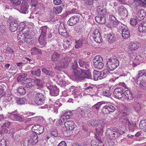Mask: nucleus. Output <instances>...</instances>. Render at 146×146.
I'll return each mask as SVG.
<instances>
[{
  "instance_id": "nucleus-1",
  "label": "nucleus",
  "mask_w": 146,
  "mask_h": 146,
  "mask_svg": "<svg viewBox=\"0 0 146 146\" xmlns=\"http://www.w3.org/2000/svg\"><path fill=\"white\" fill-rule=\"evenodd\" d=\"M18 29L20 33L18 35L17 38L23 42H26L27 44H31L33 39L32 38L28 29L24 23L22 22L18 26Z\"/></svg>"
},
{
  "instance_id": "nucleus-2",
  "label": "nucleus",
  "mask_w": 146,
  "mask_h": 146,
  "mask_svg": "<svg viewBox=\"0 0 146 146\" xmlns=\"http://www.w3.org/2000/svg\"><path fill=\"white\" fill-rule=\"evenodd\" d=\"M78 67L77 61H74L72 63L71 66L72 68L74 70L72 72V75L76 79L83 80L85 78H92L91 73L89 70H85L84 69L80 68L76 70Z\"/></svg>"
},
{
  "instance_id": "nucleus-3",
  "label": "nucleus",
  "mask_w": 146,
  "mask_h": 146,
  "mask_svg": "<svg viewBox=\"0 0 146 146\" xmlns=\"http://www.w3.org/2000/svg\"><path fill=\"white\" fill-rule=\"evenodd\" d=\"M106 122L105 120L102 119L100 120L96 127V132L95 134L96 137H101L102 135L104 128L105 127Z\"/></svg>"
},
{
  "instance_id": "nucleus-4",
  "label": "nucleus",
  "mask_w": 146,
  "mask_h": 146,
  "mask_svg": "<svg viewBox=\"0 0 146 146\" xmlns=\"http://www.w3.org/2000/svg\"><path fill=\"white\" fill-rule=\"evenodd\" d=\"M48 27L47 26H43L40 28L41 34L38 40L39 43L42 45H44L46 44L45 40L46 38V33L47 32Z\"/></svg>"
},
{
  "instance_id": "nucleus-5",
  "label": "nucleus",
  "mask_w": 146,
  "mask_h": 146,
  "mask_svg": "<svg viewBox=\"0 0 146 146\" xmlns=\"http://www.w3.org/2000/svg\"><path fill=\"white\" fill-rule=\"evenodd\" d=\"M38 138L37 135L33 133L31 134L30 139L28 138L25 139L24 144L25 146H28L30 145H35L38 142Z\"/></svg>"
},
{
  "instance_id": "nucleus-6",
  "label": "nucleus",
  "mask_w": 146,
  "mask_h": 146,
  "mask_svg": "<svg viewBox=\"0 0 146 146\" xmlns=\"http://www.w3.org/2000/svg\"><path fill=\"white\" fill-rule=\"evenodd\" d=\"M103 62L102 57L99 56H95L93 60L94 67L99 69L102 68L104 66Z\"/></svg>"
},
{
  "instance_id": "nucleus-7",
  "label": "nucleus",
  "mask_w": 146,
  "mask_h": 146,
  "mask_svg": "<svg viewBox=\"0 0 146 146\" xmlns=\"http://www.w3.org/2000/svg\"><path fill=\"white\" fill-rule=\"evenodd\" d=\"M107 67L111 70H113L119 65L118 60L116 58L109 59L107 62Z\"/></svg>"
},
{
  "instance_id": "nucleus-8",
  "label": "nucleus",
  "mask_w": 146,
  "mask_h": 146,
  "mask_svg": "<svg viewBox=\"0 0 146 146\" xmlns=\"http://www.w3.org/2000/svg\"><path fill=\"white\" fill-rule=\"evenodd\" d=\"M45 100V96L42 94L38 93L36 94L35 98V101L37 104L38 105L44 104Z\"/></svg>"
},
{
  "instance_id": "nucleus-9",
  "label": "nucleus",
  "mask_w": 146,
  "mask_h": 146,
  "mask_svg": "<svg viewBox=\"0 0 146 146\" xmlns=\"http://www.w3.org/2000/svg\"><path fill=\"white\" fill-rule=\"evenodd\" d=\"M96 88L93 85L87 86L84 88L85 93L91 96L92 97L96 98L98 97V96L95 94Z\"/></svg>"
},
{
  "instance_id": "nucleus-10",
  "label": "nucleus",
  "mask_w": 146,
  "mask_h": 146,
  "mask_svg": "<svg viewBox=\"0 0 146 146\" xmlns=\"http://www.w3.org/2000/svg\"><path fill=\"white\" fill-rule=\"evenodd\" d=\"M124 115H122L119 121L122 122L124 125H127L129 129L131 131H133L135 128V126L134 124H132L127 118Z\"/></svg>"
},
{
  "instance_id": "nucleus-11",
  "label": "nucleus",
  "mask_w": 146,
  "mask_h": 146,
  "mask_svg": "<svg viewBox=\"0 0 146 146\" xmlns=\"http://www.w3.org/2000/svg\"><path fill=\"white\" fill-rule=\"evenodd\" d=\"M125 90L123 88H116L113 92L114 96L117 98H121L124 95Z\"/></svg>"
},
{
  "instance_id": "nucleus-12",
  "label": "nucleus",
  "mask_w": 146,
  "mask_h": 146,
  "mask_svg": "<svg viewBox=\"0 0 146 146\" xmlns=\"http://www.w3.org/2000/svg\"><path fill=\"white\" fill-rule=\"evenodd\" d=\"M92 36L94 40L97 42L100 43L102 42V39L101 34L98 29H96L94 31Z\"/></svg>"
},
{
  "instance_id": "nucleus-13",
  "label": "nucleus",
  "mask_w": 146,
  "mask_h": 146,
  "mask_svg": "<svg viewBox=\"0 0 146 146\" xmlns=\"http://www.w3.org/2000/svg\"><path fill=\"white\" fill-rule=\"evenodd\" d=\"M75 126L74 122L72 120H66L64 122V126L67 131H72Z\"/></svg>"
},
{
  "instance_id": "nucleus-14",
  "label": "nucleus",
  "mask_w": 146,
  "mask_h": 146,
  "mask_svg": "<svg viewBox=\"0 0 146 146\" xmlns=\"http://www.w3.org/2000/svg\"><path fill=\"white\" fill-rule=\"evenodd\" d=\"M80 17V15H79L72 16L68 21V24L70 26L76 24L79 21Z\"/></svg>"
},
{
  "instance_id": "nucleus-15",
  "label": "nucleus",
  "mask_w": 146,
  "mask_h": 146,
  "mask_svg": "<svg viewBox=\"0 0 146 146\" xmlns=\"http://www.w3.org/2000/svg\"><path fill=\"white\" fill-rule=\"evenodd\" d=\"M70 58H66L64 59H61L58 63L59 66L63 68H66L68 66L69 63L70 62Z\"/></svg>"
},
{
  "instance_id": "nucleus-16",
  "label": "nucleus",
  "mask_w": 146,
  "mask_h": 146,
  "mask_svg": "<svg viewBox=\"0 0 146 146\" xmlns=\"http://www.w3.org/2000/svg\"><path fill=\"white\" fill-rule=\"evenodd\" d=\"M11 126V123L9 121H6L2 125L1 134L7 133L8 132L7 128H9Z\"/></svg>"
},
{
  "instance_id": "nucleus-17",
  "label": "nucleus",
  "mask_w": 146,
  "mask_h": 146,
  "mask_svg": "<svg viewBox=\"0 0 146 146\" xmlns=\"http://www.w3.org/2000/svg\"><path fill=\"white\" fill-rule=\"evenodd\" d=\"M58 31L60 34L63 36L66 37L67 36L65 28V25L63 23H61L59 25Z\"/></svg>"
},
{
  "instance_id": "nucleus-18",
  "label": "nucleus",
  "mask_w": 146,
  "mask_h": 146,
  "mask_svg": "<svg viewBox=\"0 0 146 146\" xmlns=\"http://www.w3.org/2000/svg\"><path fill=\"white\" fill-rule=\"evenodd\" d=\"M146 11L144 9L138 11L136 15V19L139 21H141L143 19L146 15Z\"/></svg>"
},
{
  "instance_id": "nucleus-19",
  "label": "nucleus",
  "mask_w": 146,
  "mask_h": 146,
  "mask_svg": "<svg viewBox=\"0 0 146 146\" xmlns=\"http://www.w3.org/2000/svg\"><path fill=\"white\" fill-rule=\"evenodd\" d=\"M32 129L35 130V131H34V133H36V135L42 134L43 133L44 130V128L43 126L39 125H34Z\"/></svg>"
},
{
  "instance_id": "nucleus-20",
  "label": "nucleus",
  "mask_w": 146,
  "mask_h": 146,
  "mask_svg": "<svg viewBox=\"0 0 146 146\" xmlns=\"http://www.w3.org/2000/svg\"><path fill=\"white\" fill-rule=\"evenodd\" d=\"M18 27V22L16 20H13L10 23L9 29L11 32H15Z\"/></svg>"
},
{
  "instance_id": "nucleus-21",
  "label": "nucleus",
  "mask_w": 146,
  "mask_h": 146,
  "mask_svg": "<svg viewBox=\"0 0 146 146\" xmlns=\"http://www.w3.org/2000/svg\"><path fill=\"white\" fill-rule=\"evenodd\" d=\"M0 98L3 99V103L5 106L8 105H11V101L12 99V98L11 96H2Z\"/></svg>"
},
{
  "instance_id": "nucleus-22",
  "label": "nucleus",
  "mask_w": 146,
  "mask_h": 146,
  "mask_svg": "<svg viewBox=\"0 0 146 146\" xmlns=\"http://www.w3.org/2000/svg\"><path fill=\"white\" fill-rule=\"evenodd\" d=\"M78 63L80 67H82L83 69H84L85 70H88V68L89 67V63L87 61H84L81 60H79ZM90 71V70H89Z\"/></svg>"
},
{
  "instance_id": "nucleus-23",
  "label": "nucleus",
  "mask_w": 146,
  "mask_h": 146,
  "mask_svg": "<svg viewBox=\"0 0 146 146\" xmlns=\"http://www.w3.org/2000/svg\"><path fill=\"white\" fill-rule=\"evenodd\" d=\"M141 46V44L139 42H132L129 45V50L133 52L138 49Z\"/></svg>"
},
{
  "instance_id": "nucleus-24",
  "label": "nucleus",
  "mask_w": 146,
  "mask_h": 146,
  "mask_svg": "<svg viewBox=\"0 0 146 146\" xmlns=\"http://www.w3.org/2000/svg\"><path fill=\"white\" fill-rule=\"evenodd\" d=\"M125 95L124 99L127 102H129L130 100H132L133 98V96L131 92L129 90H126L125 91Z\"/></svg>"
},
{
  "instance_id": "nucleus-25",
  "label": "nucleus",
  "mask_w": 146,
  "mask_h": 146,
  "mask_svg": "<svg viewBox=\"0 0 146 146\" xmlns=\"http://www.w3.org/2000/svg\"><path fill=\"white\" fill-rule=\"evenodd\" d=\"M96 11L98 14L102 16H106L107 13L106 9L100 6L97 7Z\"/></svg>"
},
{
  "instance_id": "nucleus-26",
  "label": "nucleus",
  "mask_w": 146,
  "mask_h": 146,
  "mask_svg": "<svg viewBox=\"0 0 146 146\" xmlns=\"http://www.w3.org/2000/svg\"><path fill=\"white\" fill-rule=\"evenodd\" d=\"M96 21L98 23L101 24H104L106 23V19L105 16H97L95 18Z\"/></svg>"
},
{
  "instance_id": "nucleus-27",
  "label": "nucleus",
  "mask_w": 146,
  "mask_h": 146,
  "mask_svg": "<svg viewBox=\"0 0 146 146\" xmlns=\"http://www.w3.org/2000/svg\"><path fill=\"white\" fill-rule=\"evenodd\" d=\"M118 11L119 13L121 16L126 17L128 15V12L126 8L123 6L119 7Z\"/></svg>"
},
{
  "instance_id": "nucleus-28",
  "label": "nucleus",
  "mask_w": 146,
  "mask_h": 146,
  "mask_svg": "<svg viewBox=\"0 0 146 146\" xmlns=\"http://www.w3.org/2000/svg\"><path fill=\"white\" fill-rule=\"evenodd\" d=\"M9 117L11 119L13 120L21 121L23 120L22 117L18 114L11 113L9 115Z\"/></svg>"
},
{
  "instance_id": "nucleus-29",
  "label": "nucleus",
  "mask_w": 146,
  "mask_h": 146,
  "mask_svg": "<svg viewBox=\"0 0 146 146\" xmlns=\"http://www.w3.org/2000/svg\"><path fill=\"white\" fill-rule=\"evenodd\" d=\"M125 27L121 29V32L122 36L124 39H126L128 38L130 36V32L127 28Z\"/></svg>"
},
{
  "instance_id": "nucleus-30",
  "label": "nucleus",
  "mask_w": 146,
  "mask_h": 146,
  "mask_svg": "<svg viewBox=\"0 0 146 146\" xmlns=\"http://www.w3.org/2000/svg\"><path fill=\"white\" fill-rule=\"evenodd\" d=\"M113 131L112 139L117 138L121 134L120 131L116 127L113 128Z\"/></svg>"
},
{
  "instance_id": "nucleus-31",
  "label": "nucleus",
  "mask_w": 146,
  "mask_h": 146,
  "mask_svg": "<svg viewBox=\"0 0 146 146\" xmlns=\"http://www.w3.org/2000/svg\"><path fill=\"white\" fill-rule=\"evenodd\" d=\"M96 140L95 142L94 141L91 142L92 145L93 144V146H104L101 140V137H96Z\"/></svg>"
},
{
  "instance_id": "nucleus-32",
  "label": "nucleus",
  "mask_w": 146,
  "mask_h": 146,
  "mask_svg": "<svg viewBox=\"0 0 146 146\" xmlns=\"http://www.w3.org/2000/svg\"><path fill=\"white\" fill-rule=\"evenodd\" d=\"M138 30L140 33L146 32V21L143 22L139 25Z\"/></svg>"
},
{
  "instance_id": "nucleus-33",
  "label": "nucleus",
  "mask_w": 146,
  "mask_h": 146,
  "mask_svg": "<svg viewBox=\"0 0 146 146\" xmlns=\"http://www.w3.org/2000/svg\"><path fill=\"white\" fill-rule=\"evenodd\" d=\"M59 89L55 86H54L53 88L50 91V95L53 96H57L59 94Z\"/></svg>"
},
{
  "instance_id": "nucleus-34",
  "label": "nucleus",
  "mask_w": 146,
  "mask_h": 146,
  "mask_svg": "<svg viewBox=\"0 0 146 146\" xmlns=\"http://www.w3.org/2000/svg\"><path fill=\"white\" fill-rule=\"evenodd\" d=\"M72 41L70 40H65L63 44V47L66 49L70 50L72 48Z\"/></svg>"
},
{
  "instance_id": "nucleus-35",
  "label": "nucleus",
  "mask_w": 146,
  "mask_h": 146,
  "mask_svg": "<svg viewBox=\"0 0 146 146\" xmlns=\"http://www.w3.org/2000/svg\"><path fill=\"white\" fill-rule=\"evenodd\" d=\"M72 115V113L70 111H66L62 114L61 116V118L62 119H64L65 121H66V119L70 118Z\"/></svg>"
},
{
  "instance_id": "nucleus-36",
  "label": "nucleus",
  "mask_w": 146,
  "mask_h": 146,
  "mask_svg": "<svg viewBox=\"0 0 146 146\" xmlns=\"http://www.w3.org/2000/svg\"><path fill=\"white\" fill-rule=\"evenodd\" d=\"M60 55L57 52H54L51 55V59L52 61L54 62L58 61L59 59Z\"/></svg>"
},
{
  "instance_id": "nucleus-37",
  "label": "nucleus",
  "mask_w": 146,
  "mask_h": 146,
  "mask_svg": "<svg viewBox=\"0 0 146 146\" xmlns=\"http://www.w3.org/2000/svg\"><path fill=\"white\" fill-rule=\"evenodd\" d=\"M113 128H108L106 131V136L110 139H113Z\"/></svg>"
},
{
  "instance_id": "nucleus-38",
  "label": "nucleus",
  "mask_w": 146,
  "mask_h": 146,
  "mask_svg": "<svg viewBox=\"0 0 146 146\" xmlns=\"http://www.w3.org/2000/svg\"><path fill=\"white\" fill-rule=\"evenodd\" d=\"M136 2L138 5H135L134 6V9L136 10L137 9V7H139V6L141 7H145L146 6V1H143L141 0H137Z\"/></svg>"
},
{
  "instance_id": "nucleus-39",
  "label": "nucleus",
  "mask_w": 146,
  "mask_h": 146,
  "mask_svg": "<svg viewBox=\"0 0 146 146\" xmlns=\"http://www.w3.org/2000/svg\"><path fill=\"white\" fill-rule=\"evenodd\" d=\"M42 71L47 75L51 77H53L55 76V74L53 72L51 71L48 70L45 68H42Z\"/></svg>"
},
{
  "instance_id": "nucleus-40",
  "label": "nucleus",
  "mask_w": 146,
  "mask_h": 146,
  "mask_svg": "<svg viewBox=\"0 0 146 146\" xmlns=\"http://www.w3.org/2000/svg\"><path fill=\"white\" fill-rule=\"evenodd\" d=\"M25 82L24 86L25 88H29L32 87L33 86V82L31 81V79H25Z\"/></svg>"
},
{
  "instance_id": "nucleus-41",
  "label": "nucleus",
  "mask_w": 146,
  "mask_h": 146,
  "mask_svg": "<svg viewBox=\"0 0 146 146\" xmlns=\"http://www.w3.org/2000/svg\"><path fill=\"white\" fill-rule=\"evenodd\" d=\"M102 94L104 96L111 98V92L110 90L104 89L102 90Z\"/></svg>"
},
{
  "instance_id": "nucleus-42",
  "label": "nucleus",
  "mask_w": 146,
  "mask_h": 146,
  "mask_svg": "<svg viewBox=\"0 0 146 146\" xmlns=\"http://www.w3.org/2000/svg\"><path fill=\"white\" fill-rule=\"evenodd\" d=\"M139 127L144 131H146V119L141 120L140 122Z\"/></svg>"
},
{
  "instance_id": "nucleus-43",
  "label": "nucleus",
  "mask_w": 146,
  "mask_h": 146,
  "mask_svg": "<svg viewBox=\"0 0 146 146\" xmlns=\"http://www.w3.org/2000/svg\"><path fill=\"white\" fill-rule=\"evenodd\" d=\"M101 73L99 71L94 70L93 72V77L94 79V80H97L99 79L100 80L102 79H100Z\"/></svg>"
},
{
  "instance_id": "nucleus-44",
  "label": "nucleus",
  "mask_w": 146,
  "mask_h": 146,
  "mask_svg": "<svg viewBox=\"0 0 146 146\" xmlns=\"http://www.w3.org/2000/svg\"><path fill=\"white\" fill-rule=\"evenodd\" d=\"M27 1V0H17V5H19L21 6L29 7Z\"/></svg>"
},
{
  "instance_id": "nucleus-45",
  "label": "nucleus",
  "mask_w": 146,
  "mask_h": 146,
  "mask_svg": "<svg viewBox=\"0 0 146 146\" xmlns=\"http://www.w3.org/2000/svg\"><path fill=\"white\" fill-rule=\"evenodd\" d=\"M108 41L109 42L112 43L114 42L115 40V37L113 34L110 33L108 35Z\"/></svg>"
},
{
  "instance_id": "nucleus-46",
  "label": "nucleus",
  "mask_w": 146,
  "mask_h": 146,
  "mask_svg": "<svg viewBox=\"0 0 146 146\" xmlns=\"http://www.w3.org/2000/svg\"><path fill=\"white\" fill-rule=\"evenodd\" d=\"M101 73L100 79H102L103 78L106 77L109 74L110 72L107 69H105L100 72Z\"/></svg>"
},
{
  "instance_id": "nucleus-47",
  "label": "nucleus",
  "mask_w": 146,
  "mask_h": 146,
  "mask_svg": "<svg viewBox=\"0 0 146 146\" xmlns=\"http://www.w3.org/2000/svg\"><path fill=\"white\" fill-rule=\"evenodd\" d=\"M131 110L132 109L131 108L126 106L124 108V111L122 112V115L127 116L131 112Z\"/></svg>"
},
{
  "instance_id": "nucleus-48",
  "label": "nucleus",
  "mask_w": 146,
  "mask_h": 146,
  "mask_svg": "<svg viewBox=\"0 0 146 146\" xmlns=\"http://www.w3.org/2000/svg\"><path fill=\"white\" fill-rule=\"evenodd\" d=\"M27 76L26 73H22L19 75L17 77L18 81L21 82L25 80V78Z\"/></svg>"
},
{
  "instance_id": "nucleus-49",
  "label": "nucleus",
  "mask_w": 146,
  "mask_h": 146,
  "mask_svg": "<svg viewBox=\"0 0 146 146\" xmlns=\"http://www.w3.org/2000/svg\"><path fill=\"white\" fill-rule=\"evenodd\" d=\"M17 103L19 104H25L26 99L25 98H17L16 99Z\"/></svg>"
},
{
  "instance_id": "nucleus-50",
  "label": "nucleus",
  "mask_w": 146,
  "mask_h": 146,
  "mask_svg": "<svg viewBox=\"0 0 146 146\" xmlns=\"http://www.w3.org/2000/svg\"><path fill=\"white\" fill-rule=\"evenodd\" d=\"M76 44L75 45V48H78L82 47L83 44V41L82 39H80L76 42Z\"/></svg>"
},
{
  "instance_id": "nucleus-51",
  "label": "nucleus",
  "mask_w": 146,
  "mask_h": 146,
  "mask_svg": "<svg viewBox=\"0 0 146 146\" xmlns=\"http://www.w3.org/2000/svg\"><path fill=\"white\" fill-rule=\"evenodd\" d=\"M133 106L134 110L137 111L140 110L141 108L140 104L137 102H134L133 104Z\"/></svg>"
},
{
  "instance_id": "nucleus-52",
  "label": "nucleus",
  "mask_w": 146,
  "mask_h": 146,
  "mask_svg": "<svg viewBox=\"0 0 146 146\" xmlns=\"http://www.w3.org/2000/svg\"><path fill=\"white\" fill-rule=\"evenodd\" d=\"M109 111L108 106H105L103 107L101 112L102 113L104 114H108L110 113Z\"/></svg>"
},
{
  "instance_id": "nucleus-53",
  "label": "nucleus",
  "mask_w": 146,
  "mask_h": 146,
  "mask_svg": "<svg viewBox=\"0 0 146 146\" xmlns=\"http://www.w3.org/2000/svg\"><path fill=\"white\" fill-rule=\"evenodd\" d=\"M54 12L56 14H59L62 11V7L60 6H57L54 8Z\"/></svg>"
},
{
  "instance_id": "nucleus-54",
  "label": "nucleus",
  "mask_w": 146,
  "mask_h": 146,
  "mask_svg": "<svg viewBox=\"0 0 146 146\" xmlns=\"http://www.w3.org/2000/svg\"><path fill=\"white\" fill-rule=\"evenodd\" d=\"M18 91L20 95H23L26 93V91L23 87L19 86L18 89Z\"/></svg>"
},
{
  "instance_id": "nucleus-55",
  "label": "nucleus",
  "mask_w": 146,
  "mask_h": 146,
  "mask_svg": "<svg viewBox=\"0 0 146 146\" xmlns=\"http://www.w3.org/2000/svg\"><path fill=\"white\" fill-rule=\"evenodd\" d=\"M41 73V71L40 69H38L36 71H31V74L34 76H37L38 77L40 76Z\"/></svg>"
},
{
  "instance_id": "nucleus-56",
  "label": "nucleus",
  "mask_w": 146,
  "mask_h": 146,
  "mask_svg": "<svg viewBox=\"0 0 146 146\" xmlns=\"http://www.w3.org/2000/svg\"><path fill=\"white\" fill-rule=\"evenodd\" d=\"M7 31L6 27L5 25L2 24L0 25V31L3 35H5Z\"/></svg>"
},
{
  "instance_id": "nucleus-57",
  "label": "nucleus",
  "mask_w": 146,
  "mask_h": 146,
  "mask_svg": "<svg viewBox=\"0 0 146 146\" xmlns=\"http://www.w3.org/2000/svg\"><path fill=\"white\" fill-rule=\"evenodd\" d=\"M146 70H143L138 71V74L135 77L136 79L137 80L140 77L144 75L145 73H146Z\"/></svg>"
},
{
  "instance_id": "nucleus-58",
  "label": "nucleus",
  "mask_w": 146,
  "mask_h": 146,
  "mask_svg": "<svg viewBox=\"0 0 146 146\" xmlns=\"http://www.w3.org/2000/svg\"><path fill=\"white\" fill-rule=\"evenodd\" d=\"M21 8L20 10L21 13L24 14L27 13L28 12V7L27 6H21Z\"/></svg>"
},
{
  "instance_id": "nucleus-59",
  "label": "nucleus",
  "mask_w": 146,
  "mask_h": 146,
  "mask_svg": "<svg viewBox=\"0 0 146 146\" xmlns=\"http://www.w3.org/2000/svg\"><path fill=\"white\" fill-rule=\"evenodd\" d=\"M103 104L101 102H99L94 105L92 107V108L96 109L98 111L99 110L100 107L102 106Z\"/></svg>"
},
{
  "instance_id": "nucleus-60",
  "label": "nucleus",
  "mask_w": 146,
  "mask_h": 146,
  "mask_svg": "<svg viewBox=\"0 0 146 146\" xmlns=\"http://www.w3.org/2000/svg\"><path fill=\"white\" fill-rule=\"evenodd\" d=\"M110 112H113L116 110V107L113 104H110L107 106Z\"/></svg>"
},
{
  "instance_id": "nucleus-61",
  "label": "nucleus",
  "mask_w": 146,
  "mask_h": 146,
  "mask_svg": "<svg viewBox=\"0 0 146 146\" xmlns=\"http://www.w3.org/2000/svg\"><path fill=\"white\" fill-rule=\"evenodd\" d=\"M139 84L141 88L144 90L146 89V83L143 80L140 81Z\"/></svg>"
},
{
  "instance_id": "nucleus-62",
  "label": "nucleus",
  "mask_w": 146,
  "mask_h": 146,
  "mask_svg": "<svg viewBox=\"0 0 146 146\" xmlns=\"http://www.w3.org/2000/svg\"><path fill=\"white\" fill-rule=\"evenodd\" d=\"M36 83V85L37 86V88H40L43 87V84L39 79H37Z\"/></svg>"
},
{
  "instance_id": "nucleus-63",
  "label": "nucleus",
  "mask_w": 146,
  "mask_h": 146,
  "mask_svg": "<svg viewBox=\"0 0 146 146\" xmlns=\"http://www.w3.org/2000/svg\"><path fill=\"white\" fill-rule=\"evenodd\" d=\"M76 8H73L70 11V13L71 14H74L77 13H78V7H76Z\"/></svg>"
},
{
  "instance_id": "nucleus-64",
  "label": "nucleus",
  "mask_w": 146,
  "mask_h": 146,
  "mask_svg": "<svg viewBox=\"0 0 146 146\" xmlns=\"http://www.w3.org/2000/svg\"><path fill=\"white\" fill-rule=\"evenodd\" d=\"M137 23V19H132L130 20V24L133 26L134 27L135 26Z\"/></svg>"
}]
</instances>
